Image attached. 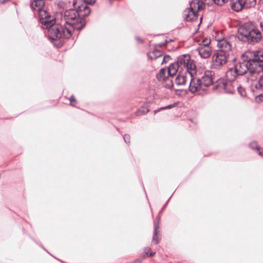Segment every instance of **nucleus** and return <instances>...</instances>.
<instances>
[{
	"label": "nucleus",
	"instance_id": "1",
	"mask_svg": "<svg viewBox=\"0 0 263 263\" xmlns=\"http://www.w3.org/2000/svg\"><path fill=\"white\" fill-rule=\"evenodd\" d=\"M96 0H74V9L66 10L62 14L65 22L64 25L53 24L48 29V35L52 40L60 39H69L74 29L81 30L84 25V17L90 13L87 4L94 3Z\"/></svg>",
	"mask_w": 263,
	"mask_h": 263
},
{
	"label": "nucleus",
	"instance_id": "2",
	"mask_svg": "<svg viewBox=\"0 0 263 263\" xmlns=\"http://www.w3.org/2000/svg\"><path fill=\"white\" fill-rule=\"evenodd\" d=\"M239 76L248 74L249 80L253 81L257 74L263 70V50H254L245 53L242 62L234 67Z\"/></svg>",
	"mask_w": 263,
	"mask_h": 263
},
{
	"label": "nucleus",
	"instance_id": "3",
	"mask_svg": "<svg viewBox=\"0 0 263 263\" xmlns=\"http://www.w3.org/2000/svg\"><path fill=\"white\" fill-rule=\"evenodd\" d=\"M217 47L219 49L214 53L211 62V68L220 69L227 62L233 59L232 45L226 39L217 41Z\"/></svg>",
	"mask_w": 263,
	"mask_h": 263
},
{
	"label": "nucleus",
	"instance_id": "4",
	"mask_svg": "<svg viewBox=\"0 0 263 263\" xmlns=\"http://www.w3.org/2000/svg\"><path fill=\"white\" fill-rule=\"evenodd\" d=\"M217 47L219 49L214 53L211 62V68L220 69L227 62L233 59L232 45L226 39L217 41Z\"/></svg>",
	"mask_w": 263,
	"mask_h": 263
},
{
	"label": "nucleus",
	"instance_id": "5",
	"mask_svg": "<svg viewBox=\"0 0 263 263\" xmlns=\"http://www.w3.org/2000/svg\"><path fill=\"white\" fill-rule=\"evenodd\" d=\"M45 5L44 0H32L31 8L37 12L39 21L43 29H48L55 23V17L46 10L43 9Z\"/></svg>",
	"mask_w": 263,
	"mask_h": 263
},
{
	"label": "nucleus",
	"instance_id": "6",
	"mask_svg": "<svg viewBox=\"0 0 263 263\" xmlns=\"http://www.w3.org/2000/svg\"><path fill=\"white\" fill-rule=\"evenodd\" d=\"M239 40L248 43L258 42L262 38L261 32L250 23H245L238 30Z\"/></svg>",
	"mask_w": 263,
	"mask_h": 263
},
{
	"label": "nucleus",
	"instance_id": "7",
	"mask_svg": "<svg viewBox=\"0 0 263 263\" xmlns=\"http://www.w3.org/2000/svg\"><path fill=\"white\" fill-rule=\"evenodd\" d=\"M201 9L202 4L199 1H193L190 4V7L183 11V17L187 21H193L197 18L198 11Z\"/></svg>",
	"mask_w": 263,
	"mask_h": 263
},
{
	"label": "nucleus",
	"instance_id": "8",
	"mask_svg": "<svg viewBox=\"0 0 263 263\" xmlns=\"http://www.w3.org/2000/svg\"><path fill=\"white\" fill-rule=\"evenodd\" d=\"M210 39L205 38L199 44V47L196 50L202 58L207 59L211 55L212 50L210 46Z\"/></svg>",
	"mask_w": 263,
	"mask_h": 263
},
{
	"label": "nucleus",
	"instance_id": "9",
	"mask_svg": "<svg viewBox=\"0 0 263 263\" xmlns=\"http://www.w3.org/2000/svg\"><path fill=\"white\" fill-rule=\"evenodd\" d=\"M236 82L220 80L218 82L216 87L220 90H223L227 93H233L236 90Z\"/></svg>",
	"mask_w": 263,
	"mask_h": 263
},
{
	"label": "nucleus",
	"instance_id": "10",
	"mask_svg": "<svg viewBox=\"0 0 263 263\" xmlns=\"http://www.w3.org/2000/svg\"><path fill=\"white\" fill-rule=\"evenodd\" d=\"M213 73L211 71H206L198 78L202 86L208 87L213 83Z\"/></svg>",
	"mask_w": 263,
	"mask_h": 263
},
{
	"label": "nucleus",
	"instance_id": "11",
	"mask_svg": "<svg viewBox=\"0 0 263 263\" xmlns=\"http://www.w3.org/2000/svg\"><path fill=\"white\" fill-rule=\"evenodd\" d=\"M202 86L198 79L191 78L189 87V90L191 93H194L198 92L200 89H201Z\"/></svg>",
	"mask_w": 263,
	"mask_h": 263
},
{
	"label": "nucleus",
	"instance_id": "12",
	"mask_svg": "<svg viewBox=\"0 0 263 263\" xmlns=\"http://www.w3.org/2000/svg\"><path fill=\"white\" fill-rule=\"evenodd\" d=\"M245 0H232L231 7L235 11H240L245 7Z\"/></svg>",
	"mask_w": 263,
	"mask_h": 263
},
{
	"label": "nucleus",
	"instance_id": "13",
	"mask_svg": "<svg viewBox=\"0 0 263 263\" xmlns=\"http://www.w3.org/2000/svg\"><path fill=\"white\" fill-rule=\"evenodd\" d=\"M189 60H190V56L189 54H183L178 58V59L175 63L178 64V66L181 69H183L185 67L186 63L189 62Z\"/></svg>",
	"mask_w": 263,
	"mask_h": 263
},
{
	"label": "nucleus",
	"instance_id": "14",
	"mask_svg": "<svg viewBox=\"0 0 263 263\" xmlns=\"http://www.w3.org/2000/svg\"><path fill=\"white\" fill-rule=\"evenodd\" d=\"M237 76H239L238 73L235 70L234 68L229 69L226 73V81L235 82Z\"/></svg>",
	"mask_w": 263,
	"mask_h": 263
},
{
	"label": "nucleus",
	"instance_id": "15",
	"mask_svg": "<svg viewBox=\"0 0 263 263\" xmlns=\"http://www.w3.org/2000/svg\"><path fill=\"white\" fill-rule=\"evenodd\" d=\"M180 67L178 66V64L175 62L171 64L167 68V74L170 76L175 75Z\"/></svg>",
	"mask_w": 263,
	"mask_h": 263
},
{
	"label": "nucleus",
	"instance_id": "16",
	"mask_svg": "<svg viewBox=\"0 0 263 263\" xmlns=\"http://www.w3.org/2000/svg\"><path fill=\"white\" fill-rule=\"evenodd\" d=\"M159 228V226L158 223L154 224V232L152 239V243L155 245H157L159 242L160 239L158 236Z\"/></svg>",
	"mask_w": 263,
	"mask_h": 263
},
{
	"label": "nucleus",
	"instance_id": "17",
	"mask_svg": "<svg viewBox=\"0 0 263 263\" xmlns=\"http://www.w3.org/2000/svg\"><path fill=\"white\" fill-rule=\"evenodd\" d=\"M184 68H186V70L188 71L191 76H192L193 73L195 72L196 66L193 61L190 59L189 60V62H187V63H186L185 65V67Z\"/></svg>",
	"mask_w": 263,
	"mask_h": 263
},
{
	"label": "nucleus",
	"instance_id": "18",
	"mask_svg": "<svg viewBox=\"0 0 263 263\" xmlns=\"http://www.w3.org/2000/svg\"><path fill=\"white\" fill-rule=\"evenodd\" d=\"M162 52L158 50H154L147 53V57L151 60H155L161 57Z\"/></svg>",
	"mask_w": 263,
	"mask_h": 263
},
{
	"label": "nucleus",
	"instance_id": "19",
	"mask_svg": "<svg viewBox=\"0 0 263 263\" xmlns=\"http://www.w3.org/2000/svg\"><path fill=\"white\" fill-rule=\"evenodd\" d=\"M186 76L178 75L175 79V82L178 85H183L186 83Z\"/></svg>",
	"mask_w": 263,
	"mask_h": 263
},
{
	"label": "nucleus",
	"instance_id": "20",
	"mask_svg": "<svg viewBox=\"0 0 263 263\" xmlns=\"http://www.w3.org/2000/svg\"><path fill=\"white\" fill-rule=\"evenodd\" d=\"M167 70L165 68H162L160 70L159 73L157 75V78L159 81H164L167 78L166 76Z\"/></svg>",
	"mask_w": 263,
	"mask_h": 263
},
{
	"label": "nucleus",
	"instance_id": "21",
	"mask_svg": "<svg viewBox=\"0 0 263 263\" xmlns=\"http://www.w3.org/2000/svg\"><path fill=\"white\" fill-rule=\"evenodd\" d=\"M236 89L237 90L238 92L241 97H244L246 96V91L241 86H239L237 84V85H236Z\"/></svg>",
	"mask_w": 263,
	"mask_h": 263
},
{
	"label": "nucleus",
	"instance_id": "22",
	"mask_svg": "<svg viewBox=\"0 0 263 263\" xmlns=\"http://www.w3.org/2000/svg\"><path fill=\"white\" fill-rule=\"evenodd\" d=\"M176 104L174 103V104H171V105H167L164 107H160V108H158V109L155 110L154 111V114H156L158 112H159V111H160L161 110H164V109H171V108L175 107L176 106Z\"/></svg>",
	"mask_w": 263,
	"mask_h": 263
},
{
	"label": "nucleus",
	"instance_id": "23",
	"mask_svg": "<svg viewBox=\"0 0 263 263\" xmlns=\"http://www.w3.org/2000/svg\"><path fill=\"white\" fill-rule=\"evenodd\" d=\"M256 4V0H245V7L249 8L253 7Z\"/></svg>",
	"mask_w": 263,
	"mask_h": 263
},
{
	"label": "nucleus",
	"instance_id": "24",
	"mask_svg": "<svg viewBox=\"0 0 263 263\" xmlns=\"http://www.w3.org/2000/svg\"><path fill=\"white\" fill-rule=\"evenodd\" d=\"M214 3L218 5H223L226 3H227L229 0H212Z\"/></svg>",
	"mask_w": 263,
	"mask_h": 263
},
{
	"label": "nucleus",
	"instance_id": "25",
	"mask_svg": "<svg viewBox=\"0 0 263 263\" xmlns=\"http://www.w3.org/2000/svg\"><path fill=\"white\" fill-rule=\"evenodd\" d=\"M148 111H149V110L148 109H146V110H145L144 108H143V109L138 110L137 111L136 114L138 116H141V115H144V114L147 113V112H148Z\"/></svg>",
	"mask_w": 263,
	"mask_h": 263
},
{
	"label": "nucleus",
	"instance_id": "26",
	"mask_svg": "<svg viewBox=\"0 0 263 263\" xmlns=\"http://www.w3.org/2000/svg\"><path fill=\"white\" fill-rule=\"evenodd\" d=\"M69 100L70 102V105L73 106H75L76 103V100L73 95L69 98Z\"/></svg>",
	"mask_w": 263,
	"mask_h": 263
},
{
	"label": "nucleus",
	"instance_id": "27",
	"mask_svg": "<svg viewBox=\"0 0 263 263\" xmlns=\"http://www.w3.org/2000/svg\"><path fill=\"white\" fill-rule=\"evenodd\" d=\"M250 147L252 149H257L259 148V147L257 146L256 142H252L250 143Z\"/></svg>",
	"mask_w": 263,
	"mask_h": 263
},
{
	"label": "nucleus",
	"instance_id": "28",
	"mask_svg": "<svg viewBox=\"0 0 263 263\" xmlns=\"http://www.w3.org/2000/svg\"><path fill=\"white\" fill-rule=\"evenodd\" d=\"M170 59H171V57L170 55H166L164 56L162 61L161 62V64L166 63Z\"/></svg>",
	"mask_w": 263,
	"mask_h": 263
},
{
	"label": "nucleus",
	"instance_id": "29",
	"mask_svg": "<svg viewBox=\"0 0 263 263\" xmlns=\"http://www.w3.org/2000/svg\"><path fill=\"white\" fill-rule=\"evenodd\" d=\"M124 140L126 143H129L130 136L128 134H126L124 136Z\"/></svg>",
	"mask_w": 263,
	"mask_h": 263
},
{
	"label": "nucleus",
	"instance_id": "30",
	"mask_svg": "<svg viewBox=\"0 0 263 263\" xmlns=\"http://www.w3.org/2000/svg\"><path fill=\"white\" fill-rule=\"evenodd\" d=\"M56 4L60 8H63L64 7V3L60 1H57Z\"/></svg>",
	"mask_w": 263,
	"mask_h": 263
},
{
	"label": "nucleus",
	"instance_id": "31",
	"mask_svg": "<svg viewBox=\"0 0 263 263\" xmlns=\"http://www.w3.org/2000/svg\"><path fill=\"white\" fill-rule=\"evenodd\" d=\"M257 151L258 152V154L263 157V148H258V149H256Z\"/></svg>",
	"mask_w": 263,
	"mask_h": 263
},
{
	"label": "nucleus",
	"instance_id": "32",
	"mask_svg": "<svg viewBox=\"0 0 263 263\" xmlns=\"http://www.w3.org/2000/svg\"><path fill=\"white\" fill-rule=\"evenodd\" d=\"M151 250V248L149 247H146L144 249V252L146 254V255H148L149 252Z\"/></svg>",
	"mask_w": 263,
	"mask_h": 263
},
{
	"label": "nucleus",
	"instance_id": "33",
	"mask_svg": "<svg viewBox=\"0 0 263 263\" xmlns=\"http://www.w3.org/2000/svg\"><path fill=\"white\" fill-rule=\"evenodd\" d=\"M142 262V259H137L132 263H141Z\"/></svg>",
	"mask_w": 263,
	"mask_h": 263
},
{
	"label": "nucleus",
	"instance_id": "34",
	"mask_svg": "<svg viewBox=\"0 0 263 263\" xmlns=\"http://www.w3.org/2000/svg\"><path fill=\"white\" fill-rule=\"evenodd\" d=\"M155 252H154L149 251V252L148 253V255H147V256L152 257V256H153L155 254Z\"/></svg>",
	"mask_w": 263,
	"mask_h": 263
},
{
	"label": "nucleus",
	"instance_id": "35",
	"mask_svg": "<svg viewBox=\"0 0 263 263\" xmlns=\"http://www.w3.org/2000/svg\"><path fill=\"white\" fill-rule=\"evenodd\" d=\"M136 39L139 43H142V40L139 37H136Z\"/></svg>",
	"mask_w": 263,
	"mask_h": 263
},
{
	"label": "nucleus",
	"instance_id": "36",
	"mask_svg": "<svg viewBox=\"0 0 263 263\" xmlns=\"http://www.w3.org/2000/svg\"><path fill=\"white\" fill-rule=\"evenodd\" d=\"M260 28H261L262 31H263V22H261L260 23Z\"/></svg>",
	"mask_w": 263,
	"mask_h": 263
},
{
	"label": "nucleus",
	"instance_id": "37",
	"mask_svg": "<svg viewBox=\"0 0 263 263\" xmlns=\"http://www.w3.org/2000/svg\"><path fill=\"white\" fill-rule=\"evenodd\" d=\"M159 221H160V217H159V218H158V222H159Z\"/></svg>",
	"mask_w": 263,
	"mask_h": 263
}]
</instances>
